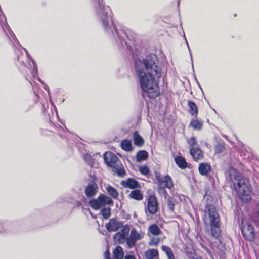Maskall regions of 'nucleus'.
<instances>
[{"label":"nucleus","instance_id":"obj_1","mask_svg":"<svg viewBox=\"0 0 259 259\" xmlns=\"http://www.w3.org/2000/svg\"><path fill=\"white\" fill-rule=\"evenodd\" d=\"M139 53V50H131L136 75L144 94L150 98H154L159 95L156 77L159 78L161 75V70L157 65V56L151 54L141 60Z\"/></svg>","mask_w":259,"mask_h":259},{"label":"nucleus","instance_id":"obj_2","mask_svg":"<svg viewBox=\"0 0 259 259\" xmlns=\"http://www.w3.org/2000/svg\"><path fill=\"white\" fill-rule=\"evenodd\" d=\"M226 179L233 184L235 190L244 202L251 199V191L248 182L240 175L236 169L229 168L226 172Z\"/></svg>","mask_w":259,"mask_h":259},{"label":"nucleus","instance_id":"obj_3","mask_svg":"<svg viewBox=\"0 0 259 259\" xmlns=\"http://www.w3.org/2000/svg\"><path fill=\"white\" fill-rule=\"evenodd\" d=\"M204 222L208 234L214 239H219L221 232L220 216L213 205H206L204 211Z\"/></svg>","mask_w":259,"mask_h":259},{"label":"nucleus","instance_id":"obj_4","mask_svg":"<svg viewBox=\"0 0 259 259\" xmlns=\"http://www.w3.org/2000/svg\"><path fill=\"white\" fill-rule=\"evenodd\" d=\"M156 180L158 182V190L159 193H163L165 198L167 197L168 194L165 188L171 189L173 187L174 184L171 177L167 175L165 176H161L156 175Z\"/></svg>","mask_w":259,"mask_h":259},{"label":"nucleus","instance_id":"obj_5","mask_svg":"<svg viewBox=\"0 0 259 259\" xmlns=\"http://www.w3.org/2000/svg\"><path fill=\"white\" fill-rule=\"evenodd\" d=\"M241 231L244 238L249 241L254 240L255 234L252 225L247 221H243L242 222Z\"/></svg>","mask_w":259,"mask_h":259},{"label":"nucleus","instance_id":"obj_6","mask_svg":"<svg viewBox=\"0 0 259 259\" xmlns=\"http://www.w3.org/2000/svg\"><path fill=\"white\" fill-rule=\"evenodd\" d=\"M22 53L23 55H24L26 57V61H24L22 59V57L18 56V60L19 61L22 62L24 65L28 68H31L33 67V70L31 72V74L34 77H35L38 73L37 66L36 63L30 57L27 50H23Z\"/></svg>","mask_w":259,"mask_h":259},{"label":"nucleus","instance_id":"obj_7","mask_svg":"<svg viewBox=\"0 0 259 259\" xmlns=\"http://www.w3.org/2000/svg\"><path fill=\"white\" fill-rule=\"evenodd\" d=\"M113 203V201L105 195H101L97 199H93L90 201V206L95 210H98L106 204H110Z\"/></svg>","mask_w":259,"mask_h":259},{"label":"nucleus","instance_id":"obj_8","mask_svg":"<svg viewBox=\"0 0 259 259\" xmlns=\"http://www.w3.org/2000/svg\"><path fill=\"white\" fill-rule=\"evenodd\" d=\"M158 209V202L157 199L153 195H151L148 199V204L145 207V212L147 214H155Z\"/></svg>","mask_w":259,"mask_h":259},{"label":"nucleus","instance_id":"obj_9","mask_svg":"<svg viewBox=\"0 0 259 259\" xmlns=\"http://www.w3.org/2000/svg\"><path fill=\"white\" fill-rule=\"evenodd\" d=\"M104 159L105 163L111 167H114L118 160V157L111 152H107L104 155Z\"/></svg>","mask_w":259,"mask_h":259},{"label":"nucleus","instance_id":"obj_10","mask_svg":"<svg viewBox=\"0 0 259 259\" xmlns=\"http://www.w3.org/2000/svg\"><path fill=\"white\" fill-rule=\"evenodd\" d=\"M98 4L100 9L101 13V19L102 21L103 26L105 30H107L109 26V20L107 12H104V5L102 4V1L101 4L100 3V0H98Z\"/></svg>","mask_w":259,"mask_h":259},{"label":"nucleus","instance_id":"obj_11","mask_svg":"<svg viewBox=\"0 0 259 259\" xmlns=\"http://www.w3.org/2000/svg\"><path fill=\"white\" fill-rule=\"evenodd\" d=\"M122 224L114 219L110 220L109 223L106 224V227L108 231H116L119 229Z\"/></svg>","mask_w":259,"mask_h":259},{"label":"nucleus","instance_id":"obj_12","mask_svg":"<svg viewBox=\"0 0 259 259\" xmlns=\"http://www.w3.org/2000/svg\"><path fill=\"white\" fill-rule=\"evenodd\" d=\"M98 185L95 182H92L89 184L85 189V194L88 197H94L97 193Z\"/></svg>","mask_w":259,"mask_h":259},{"label":"nucleus","instance_id":"obj_13","mask_svg":"<svg viewBox=\"0 0 259 259\" xmlns=\"http://www.w3.org/2000/svg\"><path fill=\"white\" fill-rule=\"evenodd\" d=\"M121 184L123 187L130 189H135L140 187L138 182L133 178H129L126 181H122Z\"/></svg>","mask_w":259,"mask_h":259},{"label":"nucleus","instance_id":"obj_14","mask_svg":"<svg viewBox=\"0 0 259 259\" xmlns=\"http://www.w3.org/2000/svg\"><path fill=\"white\" fill-rule=\"evenodd\" d=\"M200 174L202 176H206L211 170V166L208 163H201L198 167Z\"/></svg>","mask_w":259,"mask_h":259},{"label":"nucleus","instance_id":"obj_15","mask_svg":"<svg viewBox=\"0 0 259 259\" xmlns=\"http://www.w3.org/2000/svg\"><path fill=\"white\" fill-rule=\"evenodd\" d=\"M190 153L195 160H198L203 157L202 152L198 147L191 148L190 150Z\"/></svg>","mask_w":259,"mask_h":259},{"label":"nucleus","instance_id":"obj_16","mask_svg":"<svg viewBox=\"0 0 259 259\" xmlns=\"http://www.w3.org/2000/svg\"><path fill=\"white\" fill-rule=\"evenodd\" d=\"M134 143L138 147H141L144 145V141L143 138L138 134L137 131H135L133 135Z\"/></svg>","mask_w":259,"mask_h":259},{"label":"nucleus","instance_id":"obj_17","mask_svg":"<svg viewBox=\"0 0 259 259\" xmlns=\"http://www.w3.org/2000/svg\"><path fill=\"white\" fill-rule=\"evenodd\" d=\"M188 105L190 109V114L193 116L196 115L198 113V109L195 102L192 101H189L188 102Z\"/></svg>","mask_w":259,"mask_h":259},{"label":"nucleus","instance_id":"obj_18","mask_svg":"<svg viewBox=\"0 0 259 259\" xmlns=\"http://www.w3.org/2000/svg\"><path fill=\"white\" fill-rule=\"evenodd\" d=\"M148 156V153L145 150H142L138 152L136 155L137 162H141L146 160Z\"/></svg>","mask_w":259,"mask_h":259},{"label":"nucleus","instance_id":"obj_19","mask_svg":"<svg viewBox=\"0 0 259 259\" xmlns=\"http://www.w3.org/2000/svg\"><path fill=\"white\" fill-rule=\"evenodd\" d=\"M121 146L123 150L126 151H131L132 150V142L128 140H123L121 142Z\"/></svg>","mask_w":259,"mask_h":259},{"label":"nucleus","instance_id":"obj_20","mask_svg":"<svg viewBox=\"0 0 259 259\" xmlns=\"http://www.w3.org/2000/svg\"><path fill=\"white\" fill-rule=\"evenodd\" d=\"M130 198L136 200H141L143 199V195L141 191L139 190H135L132 191L130 194Z\"/></svg>","mask_w":259,"mask_h":259},{"label":"nucleus","instance_id":"obj_21","mask_svg":"<svg viewBox=\"0 0 259 259\" xmlns=\"http://www.w3.org/2000/svg\"><path fill=\"white\" fill-rule=\"evenodd\" d=\"M113 254L116 259H122L124 256V253L121 247L117 246L113 251Z\"/></svg>","mask_w":259,"mask_h":259},{"label":"nucleus","instance_id":"obj_22","mask_svg":"<svg viewBox=\"0 0 259 259\" xmlns=\"http://www.w3.org/2000/svg\"><path fill=\"white\" fill-rule=\"evenodd\" d=\"M149 232L153 235L157 236L161 234V231L156 224H152L149 227Z\"/></svg>","mask_w":259,"mask_h":259},{"label":"nucleus","instance_id":"obj_23","mask_svg":"<svg viewBox=\"0 0 259 259\" xmlns=\"http://www.w3.org/2000/svg\"><path fill=\"white\" fill-rule=\"evenodd\" d=\"M112 168L113 171L114 173L117 174L119 177L123 178L125 175V171L123 166H118L117 165H116L115 166H114V167H113Z\"/></svg>","mask_w":259,"mask_h":259},{"label":"nucleus","instance_id":"obj_24","mask_svg":"<svg viewBox=\"0 0 259 259\" xmlns=\"http://www.w3.org/2000/svg\"><path fill=\"white\" fill-rule=\"evenodd\" d=\"M175 161L178 166L182 169H184L187 167V163L186 160L182 157H177L175 158Z\"/></svg>","mask_w":259,"mask_h":259},{"label":"nucleus","instance_id":"obj_25","mask_svg":"<svg viewBox=\"0 0 259 259\" xmlns=\"http://www.w3.org/2000/svg\"><path fill=\"white\" fill-rule=\"evenodd\" d=\"M115 241L120 244L123 243L126 239V236L122 233L118 232L114 236Z\"/></svg>","mask_w":259,"mask_h":259},{"label":"nucleus","instance_id":"obj_26","mask_svg":"<svg viewBox=\"0 0 259 259\" xmlns=\"http://www.w3.org/2000/svg\"><path fill=\"white\" fill-rule=\"evenodd\" d=\"M158 254L157 250L150 249L146 252L145 256L146 259H154Z\"/></svg>","mask_w":259,"mask_h":259},{"label":"nucleus","instance_id":"obj_27","mask_svg":"<svg viewBox=\"0 0 259 259\" xmlns=\"http://www.w3.org/2000/svg\"><path fill=\"white\" fill-rule=\"evenodd\" d=\"M130 235L137 241L141 240L143 237L142 234L138 233L135 229L132 230Z\"/></svg>","mask_w":259,"mask_h":259},{"label":"nucleus","instance_id":"obj_28","mask_svg":"<svg viewBox=\"0 0 259 259\" xmlns=\"http://www.w3.org/2000/svg\"><path fill=\"white\" fill-rule=\"evenodd\" d=\"M162 249L166 253L168 259H175L172 251L170 247L163 246Z\"/></svg>","mask_w":259,"mask_h":259},{"label":"nucleus","instance_id":"obj_29","mask_svg":"<svg viewBox=\"0 0 259 259\" xmlns=\"http://www.w3.org/2000/svg\"><path fill=\"white\" fill-rule=\"evenodd\" d=\"M253 220L256 225L259 226V204L255 207L253 215Z\"/></svg>","mask_w":259,"mask_h":259},{"label":"nucleus","instance_id":"obj_30","mask_svg":"<svg viewBox=\"0 0 259 259\" xmlns=\"http://www.w3.org/2000/svg\"><path fill=\"white\" fill-rule=\"evenodd\" d=\"M107 191L114 198L118 197V193L117 190L112 186H109L107 187Z\"/></svg>","mask_w":259,"mask_h":259},{"label":"nucleus","instance_id":"obj_31","mask_svg":"<svg viewBox=\"0 0 259 259\" xmlns=\"http://www.w3.org/2000/svg\"><path fill=\"white\" fill-rule=\"evenodd\" d=\"M190 125L195 130H199L202 127V122L198 120H193L190 123Z\"/></svg>","mask_w":259,"mask_h":259},{"label":"nucleus","instance_id":"obj_32","mask_svg":"<svg viewBox=\"0 0 259 259\" xmlns=\"http://www.w3.org/2000/svg\"><path fill=\"white\" fill-rule=\"evenodd\" d=\"M137 242V241L132 238L130 235L126 238V243L128 248L133 247Z\"/></svg>","mask_w":259,"mask_h":259},{"label":"nucleus","instance_id":"obj_33","mask_svg":"<svg viewBox=\"0 0 259 259\" xmlns=\"http://www.w3.org/2000/svg\"><path fill=\"white\" fill-rule=\"evenodd\" d=\"M140 173L144 176H148L150 173V170L147 166H140L139 168Z\"/></svg>","mask_w":259,"mask_h":259},{"label":"nucleus","instance_id":"obj_34","mask_svg":"<svg viewBox=\"0 0 259 259\" xmlns=\"http://www.w3.org/2000/svg\"><path fill=\"white\" fill-rule=\"evenodd\" d=\"M120 231H119L120 233H122L124 235H125L126 237V235L128 234L130 231V227L128 225H122L120 227Z\"/></svg>","mask_w":259,"mask_h":259},{"label":"nucleus","instance_id":"obj_35","mask_svg":"<svg viewBox=\"0 0 259 259\" xmlns=\"http://www.w3.org/2000/svg\"><path fill=\"white\" fill-rule=\"evenodd\" d=\"M102 214L104 219L108 218L111 214V209L109 207L104 208L102 210Z\"/></svg>","mask_w":259,"mask_h":259},{"label":"nucleus","instance_id":"obj_36","mask_svg":"<svg viewBox=\"0 0 259 259\" xmlns=\"http://www.w3.org/2000/svg\"><path fill=\"white\" fill-rule=\"evenodd\" d=\"M166 198H167V204L169 209L170 210L173 211L174 209L175 206L174 201L173 199L171 197H169L168 195V196H167V197Z\"/></svg>","mask_w":259,"mask_h":259},{"label":"nucleus","instance_id":"obj_37","mask_svg":"<svg viewBox=\"0 0 259 259\" xmlns=\"http://www.w3.org/2000/svg\"><path fill=\"white\" fill-rule=\"evenodd\" d=\"M196 140L194 137H191L187 140V143L190 146L193 147L196 144Z\"/></svg>","mask_w":259,"mask_h":259},{"label":"nucleus","instance_id":"obj_38","mask_svg":"<svg viewBox=\"0 0 259 259\" xmlns=\"http://www.w3.org/2000/svg\"><path fill=\"white\" fill-rule=\"evenodd\" d=\"M84 158L89 165H92L93 163V159L89 154L85 155Z\"/></svg>","mask_w":259,"mask_h":259},{"label":"nucleus","instance_id":"obj_39","mask_svg":"<svg viewBox=\"0 0 259 259\" xmlns=\"http://www.w3.org/2000/svg\"><path fill=\"white\" fill-rule=\"evenodd\" d=\"M109 255H110V254H109V252L108 250H107L104 253V257L105 259H110L109 258Z\"/></svg>","mask_w":259,"mask_h":259},{"label":"nucleus","instance_id":"obj_40","mask_svg":"<svg viewBox=\"0 0 259 259\" xmlns=\"http://www.w3.org/2000/svg\"><path fill=\"white\" fill-rule=\"evenodd\" d=\"M44 89L46 91H47L48 92V94H49V95L50 96V89H49V87H48L47 85L45 84V83H44Z\"/></svg>","mask_w":259,"mask_h":259},{"label":"nucleus","instance_id":"obj_41","mask_svg":"<svg viewBox=\"0 0 259 259\" xmlns=\"http://www.w3.org/2000/svg\"><path fill=\"white\" fill-rule=\"evenodd\" d=\"M124 259H135L133 255H127L125 257Z\"/></svg>","mask_w":259,"mask_h":259},{"label":"nucleus","instance_id":"obj_42","mask_svg":"<svg viewBox=\"0 0 259 259\" xmlns=\"http://www.w3.org/2000/svg\"><path fill=\"white\" fill-rule=\"evenodd\" d=\"M158 241H159L158 239H154L153 240V244H157L158 243Z\"/></svg>","mask_w":259,"mask_h":259},{"label":"nucleus","instance_id":"obj_43","mask_svg":"<svg viewBox=\"0 0 259 259\" xmlns=\"http://www.w3.org/2000/svg\"><path fill=\"white\" fill-rule=\"evenodd\" d=\"M189 257L194 258V254L193 253H191V255H189Z\"/></svg>","mask_w":259,"mask_h":259},{"label":"nucleus","instance_id":"obj_44","mask_svg":"<svg viewBox=\"0 0 259 259\" xmlns=\"http://www.w3.org/2000/svg\"><path fill=\"white\" fill-rule=\"evenodd\" d=\"M97 1L98 2V0H97ZM101 1H102V4L104 5V12H107L106 11H105V10H107V8H105V6H104V5L103 4V0H100V3L101 4Z\"/></svg>","mask_w":259,"mask_h":259},{"label":"nucleus","instance_id":"obj_45","mask_svg":"<svg viewBox=\"0 0 259 259\" xmlns=\"http://www.w3.org/2000/svg\"><path fill=\"white\" fill-rule=\"evenodd\" d=\"M38 80L42 84H44V82H43L42 80H41L39 78H38Z\"/></svg>","mask_w":259,"mask_h":259},{"label":"nucleus","instance_id":"obj_46","mask_svg":"<svg viewBox=\"0 0 259 259\" xmlns=\"http://www.w3.org/2000/svg\"><path fill=\"white\" fill-rule=\"evenodd\" d=\"M116 33L117 36L119 37V38H120L119 32H118L117 30H116Z\"/></svg>","mask_w":259,"mask_h":259},{"label":"nucleus","instance_id":"obj_47","mask_svg":"<svg viewBox=\"0 0 259 259\" xmlns=\"http://www.w3.org/2000/svg\"><path fill=\"white\" fill-rule=\"evenodd\" d=\"M189 53H190V55H191L190 50H189ZM191 57L192 58V56H191Z\"/></svg>","mask_w":259,"mask_h":259},{"label":"nucleus","instance_id":"obj_48","mask_svg":"<svg viewBox=\"0 0 259 259\" xmlns=\"http://www.w3.org/2000/svg\"><path fill=\"white\" fill-rule=\"evenodd\" d=\"M91 215H92V217L93 218H95V217H96L95 216V217H94V216L92 215V214L91 213Z\"/></svg>","mask_w":259,"mask_h":259},{"label":"nucleus","instance_id":"obj_49","mask_svg":"<svg viewBox=\"0 0 259 259\" xmlns=\"http://www.w3.org/2000/svg\"><path fill=\"white\" fill-rule=\"evenodd\" d=\"M199 84V87L200 89L201 90H202V88H201V86L200 85V84Z\"/></svg>","mask_w":259,"mask_h":259}]
</instances>
